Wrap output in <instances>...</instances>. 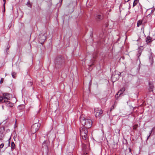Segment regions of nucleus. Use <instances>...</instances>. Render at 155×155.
<instances>
[{
	"label": "nucleus",
	"mask_w": 155,
	"mask_h": 155,
	"mask_svg": "<svg viewBox=\"0 0 155 155\" xmlns=\"http://www.w3.org/2000/svg\"><path fill=\"white\" fill-rule=\"evenodd\" d=\"M103 18L102 15L101 13H99L97 15L96 19L97 21L102 20Z\"/></svg>",
	"instance_id": "11"
},
{
	"label": "nucleus",
	"mask_w": 155,
	"mask_h": 155,
	"mask_svg": "<svg viewBox=\"0 0 155 155\" xmlns=\"http://www.w3.org/2000/svg\"><path fill=\"white\" fill-rule=\"evenodd\" d=\"M6 102H5V104L8 107H12L14 105V104L11 102H10L8 101V100H7Z\"/></svg>",
	"instance_id": "13"
},
{
	"label": "nucleus",
	"mask_w": 155,
	"mask_h": 155,
	"mask_svg": "<svg viewBox=\"0 0 155 155\" xmlns=\"http://www.w3.org/2000/svg\"><path fill=\"white\" fill-rule=\"evenodd\" d=\"M130 0H125V2H128Z\"/></svg>",
	"instance_id": "35"
},
{
	"label": "nucleus",
	"mask_w": 155,
	"mask_h": 155,
	"mask_svg": "<svg viewBox=\"0 0 155 155\" xmlns=\"http://www.w3.org/2000/svg\"><path fill=\"white\" fill-rule=\"evenodd\" d=\"M80 120L82 125V127L87 128H90L92 126V120L86 118L82 115L80 117Z\"/></svg>",
	"instance_id": "1"
},
{
	"label": "nucleus",
	"mask_w": 155,
	"mask_h": 155,
	"mask_svg": "<svg viewBox=\"0 0 155 155\" xmlns=\"http://www.w3.org/2000/svg\"><path fill=\"white\" fill-rule=\"evenodd\" d=\"M4 143H2L1 144H0V148H2L4 146Z\"/></svg>",
	"instance_id": "23"
},
{
	"label": "nucleus",
	"mask_w": 155,
	"mask_h": 155,
	"mask_svg": "<svg viewBox=\"0 0 155 155\" xmlns=\"http://www.w3.org/2000/svg\"><path fill=\"white\" fill-rule=\"evenodd\" d=\"M94 111L96 113L95 116L96 117H98L102 116L103 111L101 109L96 108L94 109Z\"/></svg>",
	"instance_id": "8"
},
{
	"label": "nucleus",
	"mask_w": 155,
	"mask_h": 155,
	"mask_svg": "<svg viewBox=\"0 0 155 155\" xmlns=\"http://www.w3.org/2000/svg\"><path fill=\"white\" fill-rule=\"evenodd\" d=\"M154 128H153L152 129V130H151L150 132L149 135L147 136V139L146 140V142L147 143V144L148 145L149 148V149H153V145H155V144L154 143V141H151V142L150 143H149V144H148L147 143V140L149 138L150 136V135L152 133V132H153L154 133H154Z\"/></svg>",
	"instance_id": "6"
},
{
	"label": "nucleus",
	"mask_w": 155,
	"mask_h": 155,
	"mask_svg": "<svg viewBox=\"0 0 155 155\" xmlns=\"http://www.w3.org/2000/svg\"><path fill=\"white\" fill-rule=\"evenodd\" d=\"M2 95L0 96V103H5L6 101L7 100H9L10 97V94L8 93H4L2 94Z\"/></svg>",
	"instance_id": "4"
},
{
	"label": "nucleus",
	"mask_w": 155,
	"mask_h": 155,
	"mask_svg": "<svg viewBox=\"0 0 155 155\" xmlns=\"http://www.w3.org/2000/svg\"><path fill=\"white\" fill-rule=\"evenodd\" d=\"M36 137V135L35 134H33L31 136V138L35 140Z\"/></svg>",
	"instance_id": "20"
},
{
	"label": "nucleus",
	"mask_w": 155,
	"mask_h": 155,
	"mask_svg": "<svg viewBox=\"0 0 155 155\" xmlns=\"http://www.w3.org/2000/svg\"><path fill=\"white\" fill-rule=\"evenodd\" d=\"M114 105H113L112 106V107H111L110 110H111L112 109H114Z\"/></svg>",
	"instance_id": "30"
},
{
	"label": "nucleus",
	"mask_w": 155,
	"mask_h": 155,
	"mask_svg": "<svg viewBox=\"0 0 155 155\" xmlns=\"http://www.w3.org/2000/svg\"><path fill=\"white\" fill-rule=\"evenodd\" d=\"M3 7H4V10H3V12H5V5H3Z\"/></svg>",
	"instance_id": "29"
},
{
	"label": "nucleus",
	"mask_w": 155,
	"mask_h": 155,
	"mask_svg": "<svg viewBox=\"0 0 155 155\" xmlns=\"http://www.w3.org/2000/svg\"><path fill=\"white\" fill-rule=\"evenodd\" d=\"M28 7H31V5L30 4V3L29 4Z\"/></svg>",
	"instance_id": "36"
},
{
	"label": "nucleus",
	"mask_w": 155,
	"mask_h": 155,
	"mask_svg": "<svg viewBox=\"0 0 155 155\" xmlns=\"http://www.w3.org/2000/svg\"><path fill=\"white\" fill-rule=\"evenodd\" d=\"M22 107V108H23L24 107V105H19L18 106V108L19 109H20V107Z\"/></svg>",
	"instance_id": "25"
},
{
	"label": "nucleus",
	"mask_w": 155,
	"mask_h": 155,
	"mask_svg": "<svg viewBox=\"0 0 155 155\" xmlns=\"http://www.w3.org/2000/svg\"><path fill=\"white\" fill-rule=\"evenodd\" d=\"M15 145L13 142L11 143V148L12 151H13L15 148Z\"/></svg>",
	"instance_id": "16"
},
{
	"label": "nucleus",
	"mask_w": 155,
	"mask_h": 155,
	"mask_svg": "<svg viewBox=\"0 0 155 155\" xmlns=\"http://www.w3.org/2000/svg\"><path fill=\"white\" fill-rule=\"evenodd\" d=\"M33 84V82L32 80L30 79L29 81L27 84V85L28 87L31 86Z\"/></svg>",
	"instance_id": "17"
},
{
	"label": "nucleus",
	"mask_w": 155,
	"mask_h": 155,
	"mask_svg": "<svg viewBox=\"0 0 155 155\" xmlns=\"http://www.w3.org/2000/svg\"><path fill=\"white\" fill-rule=\"evenodd\" d=\"M88 128L84 127H81L80 129V135L85 142H87L88 141V137L87 135Z\"/></svg>",
	"instance_id": "2"
},
{
	"label": "nucleus",
	"mask_w": 155,
	"mask_h": 155,
	"mask_svg": "<svg viewBox=\"0 0 155 155\" xmlns=\"http://www.w3.org/2000/svg\"><path fill=\"white\" fill-rule=\"evenodd\" d=\"M3 1L4 2V3L3 4V5H5L6 0H3Z\"/></svg>",
	"instance_id": "33"
},
{
	"label": "nucleus",
	"mask_w": 155,
	"mask_h": 155,
	"mask_svg": "<svg viewBox=\"0 0 155 155\" xmlns=\"http://www.w3.org/2000/svg\"><path fill=\"white\" fill-rule=\"evenodd\" d=\"M46 39V36L45 34H40L38 37V40L39 43L42 44L45 41Z\"/></svg>",
	"instance_id": "7"
},
{
	"label": "nucleus",
	"mask_w": 155,
	"mask_h": 155,
	"mask_svg": "<svg viewBox=\"0 0 155 155\" xmlns=\"http://www.w3.org/2000/svg\"><path fill=\"white\" fill-rule=\"evenodd\" d=\"M50 145V142L48 140H45L42 143V147L46 150V151L48 152V146Z\"/></svg>",
	"instance_id": "9"
},
{
	"label": "nucleus",
	"mask_w": 155,
	"mask_h": 155,
	"mask_svg": "<svg viewBox=\"0 0 155 155\" xmlns=\"http://www.w3.org/2000/svg\"><path fill=\"white\" fill-rule=\"evenodd\" d=\"M153 13V12H150V13L149 14L147 15V17H148V16L150 15H151Z\"/></svg>",
	"instance_id": "32"
},
{
	"label": "nucleus",
	"mask_w": 155,
	"mask_h": 155,
	"mask_svg": "<svg viewBox=\"0 0 155 155\" xmlns=\"http://www.w3.org/2000/svg\"><path fill=\"white\" fill-rule=\"evenodd\" d=\"M142 22V21L141 20H139L137 22V26L139 27L140 25Z\"/></svg>",
	"instance_id": "18"
},
{
	"label": "nucleus",
	"mask_w": 155,
	"mask_h": 155,
	"mask_svg": "<svg viewBox=\"0 0 155 155\" xmlns=\"http://www.w3.org/2000/svg\"><path fill=\"white\" fill-rule=\"evenodd\" d=\"M138 53L137 54V56L138 57V59H139L140 56V55L141 54L142 50L141 49V48H138Z\"/></svg>",
	"instance_id": "15"
},
{
	"label": "nucleus",
	"mask_w": 155,
	"mask_h": 155,
	"mask_svg": "<svg viewBox=\"0 0 155 155\" xmlns=\"http://www.w3.org/2000/svg\"><path fill=\"white\" fill-rule=\"evenodd\" d=\"M4 81V79L3 78H2L0 81V84H2L3 83Z\"/></svg>",
	"instance_id": "28"
},
{
	"label": "nucleus",
	"mask_w": 155,
	"mask_h": 155,
	"mask_svg": "<svg viewBox=\"0 0 155 155\" xmlns=\"http://www.w3.org/2000/svg\"><path fill=\"white\" fill-rule=\"evenodd\" d=\"M65 61L64 58L62 56H59L57 57L55 60V65L59 67L61 66L63 64Z\"/></svg>",
	"instance_id": "3"
},
{
	"label": "nucleus",
	"mask_w": 155,
	"mask_h": 155,
	"mask_svg": "<svg viewBox=\"0 0 155 155\" xmlns=\"http://www.w3.org/2000/svg\"><path fill=\"white\" fill-rule=\"evenodd\" d=\"M121 94H122V93H120V95Z\"/></svg>",
	"instance_id": "41"
},
{
	"label": "nucleus",
	"mask_w": 155,
	"mask_h": 155,
	"mask_svg": "<svg viewBox=\"0 0 155 155\" xmlns=\"http://www.w3.org/2000/svg\"><path fill=\"white\" fill-rule=\"evenodd\" d=\"M129 151H130H130H131V150H130V149Z\"/></svg>",
	"instance_id": "39"
},
{
	"label": "nucleus",
	"mask_w": 155,
	"mask_h": 155,
	"mask_svg": "<svg viewBox=\"0 0 155 155\" xmlns=\"http://www.w3.org/2000/svg\"><path fill=\"white\" fill-rule=\"evenodd\" d=\"M10 141H9V142H8L9 144V143H10Z\"/></svg>",
	"instance_id": "42"
},
{
	"label": "nucleus",
	"mask_w": 155,
	"mask_h": 155,
	"mask_svg": "<svg viewBox=\"0 0 155 155\" xmlns=\"http://www.w3.org/2000/svg\"><path fill=\"white\" fill-rule=\"evenodd\" d=\"M7 47L6 49V51L8 50L9 48V45L8 44H7Z\"/></svg>",
	"instance_id": "27"
},
{
	"label": "nucleus",
	"mask_w": 155,
	"mask_h": 155,
	"mask_svg": "<svg viewBox=\"0 0 155 155\" xmlns=\"http://www.w3.org/2000/svg\"><path fill=\"white\" fill-rule=\"evenodd\" d=\"M5 131V128L4 127H0V140H2L4 137L3 133Z\"/></svg>",
	"instance_id": "10"
},
{
	"label": "nucleus",
	"mask_w": 155,
	"mask_h": 155,
	"mask_svg": "<svg viewBox=\"0 0 155 155\" xmlns=\"http://www.w3.org/2000/svg\"><path fill=\"white\" fill-rule=\"evenodd\" d=\"M41 125L38 123H36L33 124L31 127V131L33 134H35L39 129Z\"/></svg>",
	"instance_id": "5"
},
{
	"label": "nucleus",
	"mask_w": 155,
	"mask_h": 155,
	"mask_svg": "<svg viewBox=\"0 0 155 155\" xmlns=\"http://www.w3.org/2000/svg\"><path fill=\"white\" fill-rule=\"evenodd\" d=\"M30 4V2L29 1H28V2H27V4H26V5H29V4Z\"/></svg>",
	"instance_id": "34"
},
{
	"label": "nucleus",
	"mask_w": 155,
	"mask_h": 155,
	"mask_svg": "<svg viewBox=\"0 0 155 155\" xmlns=\"http://www.w3.org/2000/svg\"><path fill=\"white\" fill-rule=\"evenodd\" d=\"M151 38L150 36H148L146 39V41L147 44H149L152 42Z\"/></svg>",
	"instance_id": "14"
},
{
	"label": "nucleus",
	"mask_w": 155,
	"mask_h": 155,
	"mask_svg": "<svg viewBox=\"0 0 155 155\" xmlns=\"http://www.w3.org/2000/svg\"><path fill=\"white\" fill-rule=\"evenodd\" d=\"M138 2V0H135L134 1V3H133V7H134L135 5H136L137 4Z\"/></svg>",
	"instance_id": "19"
},
{
	"label": "nucleus",
	"mask_w": 155,
	"mask_h": 155,
	"mask_svg": "<svg viewBox=\"0 0 155 155\" xmlns=\"http://www.w3.org/2000/svg\"><path fill=\"white\" fill-rule=\"evenodd\" d=\"M86 148H87V146L85 144H84V143H82V148L83 151V153H84V155H86L85 153L86 154H87V153L86 152Z\"/></svg>",
	"instance_id": "12"
},
{
	"label": "nucleus",
	"mask_w": 155,
	"mask_h": 155,
	"mask_svg": "<svg viewBox=\"0 0 155 155\" xmlns=\"http://www.w3.org/2000/svg\"><path fill=\"white\" fill-rule=\"evenodd\" d=\"M15 74L14 72H12V77L14 78H15Z\"/></svg>",
	"instance_id": "24"
},
{
	"label": "nucleus",
	"mask_w": 155,
	"mask_h": 155,
	"mask_svg": "<svg viewBox=\"0 0 155 155\" xmlns=\"http://www.w3.org/2000/svg\"><path fill=\"white\" fill-rule=\"evenodd\" d=\"M93 64H92L90 66L91 67V66H92V65Z\"/></svg>",
	"instance_id": "40"
},
{
	"label": "nucleus",
	"mask_w": 155,
	"mask_h": 155,
	"mask_svg": "<svg viewBox=\"0 0 155 155\" xmlns=\"http://www.w3.org/2000/svg\"><path fill=\"white\" fill-rule=\"evenodd\" d=\"M115 76H116L115 75H112L111 77V78H112V80L113 81H114V82L117 80V78H116V79L114 80V78H115Z\"/></svg>",
	"instance_id": "22"
},
{
	"label": "nucleus",
	"mask_w": 155,
	"mask_h": 155,
	"mask_svg": "<svg viewBox=\"0 0 155 155\" xmlns=\"http://www.w3.org/2000/svg\"><path fill=\"white\" fill-rule=\"evenodd\" d=\"M151 12H154V8H153V9H148L147 11H150V10H151Z\"/></svg>",
	"instance_id": "26"
},
{
	"label": "nucleus",
	"mask_w": 155,
	"mask_h": 155,
	"mask_svg": "<svg viewBox=\"0 0 155 155\" xmlns=\"http://www.w3.org/2000/svg\"><path fill=\"white\" fill-rule=\"evenodd\" d=\"M138 127V124H136L133 126V129L134 130H137V128Z\"/></svg>",
	"instance_id": "21"
},
{
	"label": "nucleus",
	"mask_w": 155,
	"mask_h": 155,
	"mask_svg": "<svg viewBox=\"0 0 155 155\" xmlns=\"http://www.w3.org/2000/svg\"><path fill=\"white\" fill-rule=\"evenodd\" d=\"M120 37H119V38L117 39V41H119V40L120 39Z\"/></svg>",
	"instance_id": "37"
},
{
	"label": "nucleus",
	"mask_w": 155,
	"mask_h": 155,
	"mask_svg": "<svg viewBox=\"0 0 155 155\" xmlns=\"http://www.w3.org/2000/svg\"><path fill=\"white\" fill-rule=\"evenodd\" d=\"M125 90V89L124 88H122L121 91H124Z\"/></svg>",
	"instance_id": "31"
},
{
	"label": "nucleus",
	"mask_w": 155,
	"mask_h": 155,
	"mask_svg": "<svg viewBox=\"0 0 155 155\" xmlns=\"http://www.w3.org/2000/svg\"><path fill=\"white\" fill-rule=\"evenodd\" d=\"M2 109L4 110V106H3V105H2Z\"/></svg>",
	"instance_id": "38"
}]
</instances>
